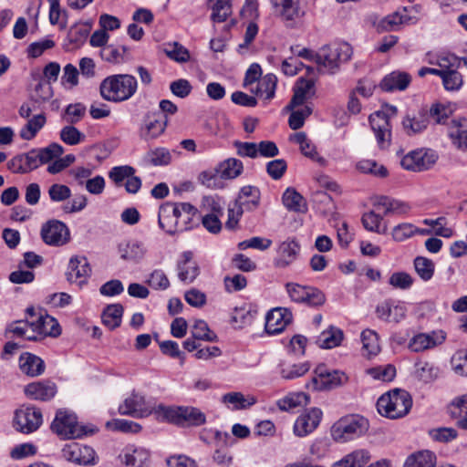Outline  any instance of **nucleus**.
Returning <instances> with one entry per match:
<instances>
[{"mask_svg":"<svg viewBox=\"0 0 467 467\" xmlns=\"http://www.w3.org/2000/svg\"><path fill=\"white\" fill-rule=\"evenodd\" d=\"M369 123L373 130L378 143L384 148L390 138V125L387 115L382 111H377L369 116Z\"/></svg>","mask_w":467,"mask_h":467,"instance_id":"obj_24","label":"nucleus"},{"mask_svg":"<svg viewBox=\"0 0 467 467\" xmlns=\"http://www.w3.org/2000/svg\"><path fill=\"white\" fill-rule=\"evenodd\" d=\"M57 385L50 380L32 382L26 386V395L36 400L47 401L55 397Z\"/></svg>","mask_w":467,"mask_h":467,"instance_id":"obj_25","label":"nucleus"},{"mask_svg":"<svg viewBox=\"0 0 467 467\" xmlns=\"http://www.w3.org/2000/svg\"><path fill=\"white\" fill-rule=\"evenodd\" d=\"M315 80L313 78L306 79L300 78L297 79L294 87V95L285 107V109H294L296 107L304 105L308 99L315 95Z\"/></svg>","mask_w":467,"mask_h":467,"instance_id":"obj_19","label":"nucleus"},{"mask_svg":"<svg viewBox=\"0 0 467 467\" xmlns=\"http://www.w3.org/2000/svg\"><path fill=\"white\" fill-rule=\"evenodd\" d=\"M300 252V244L295 239H287L281 243L277 249L275 265L285 268L295 262Z\"/></svg>","mask_w":467,"mask_h":467,"instance_id":"obj_27","label":"nucleus"},{"mask_svg":"<svg viewBox=\"0 0 467 467\" xmlns=\"http://www.w3.org/2000/svg\"><path fill=\"white\" fill-rule=\"evenodd\" d=\"M14 423L15 429L19 432H34L42 424V413L34 407L21 408L16 411Z\"/></svg>","mask_w":467,"mask_h":467,"instance_id":"obj_12","label":"nucleus"},{"mask_svg":"<svg viewBox=\"0 0 467 467\" xmlns=\"http://www.w3.org/2000/svg\"><path fill=\"white\" fill-rule=\"evenodd\" d=\"M90 26L88 24H75L70 27L67 36L71 43L81 44L83 43L88 33Z\"/></svg>","mask_w":467,"mask_h":467,"instance_id":"obj_62","label":"nucleus"},{"mask_svg":"<svg viewBox=\"0 0 467 467\" xmlns=\"http://www.w3.org/2000/svg\"><path fill=\"white\" fill-rule=\"evenodd\" d=\"M410 20L406 16H401L399 13L389 15L379 21L378 24L379 31H394L401 24H405Z\"/></svg>","mask_w":467,"mask_h":467,"instance_id":"obj_53","label":"nucleus"},{"mask_svg":"<svg viewBox=\"0 0 467 467\" xmlns=\"http://www.w3.org/2000/svg\"><path fill=\"white\" fill-rule=\"evenodd\" d=\"M118 252L122 260L138 264L144 259L148 249L140 241L129 240L119 244Z\"/></svg>","mask_w":467,"mask_h":467,"instance_id":"obj_23","label":"nucleus"},{"mask_svg":"<svg viewBox=\"0 0 467 467\" xmlns=\"http://www.w3.org/2000/svg\"><path fill=\"white\" fill-rule=\"evenodd\" d=\"M123 307L120 304L108 306L102 314V322L109 329L118 327L121 323Z\"/></svg>","mask_w":467,"mask_h":467,"instance_id":"obj_44","label":"nucleus"},{"mask_svg":"<svg viewBox=\"0 0 467 467\" xmlns=\"http://www.w3.org/2000/svg\"><path fill=\"white\" fill-rule=\"evenodd\" d=\"M375 207L379 211L382 210L383 215L404 214L410 210V206L407 203L398 200L389 199L386 196L379 198L375 203Z\"/></svg>","mask_w":467,"mask_h":467,"instance_id":"obj_35","label":"nucleus"},{"mask_svg":"<svg viewBox=\"0 0 467 467\" xmlns=\"http://www.w3.org/2000/svg\"><path fill=\"white\" fill-rule=\"evenodd\" d=\"M259 201V189L254 186L247 185L241 189L238 198L235 200L234 203L243 209L254 210L258 206Z\"/></svg>","mask_w":467,"mask_h":467,"instance_id":"obj_33","label":"nucleus"},{"mask_svg":"<svg viewBox=\"0 0 467 467\" xmlns=\"http://www.w3.org/2000/svg\"><path fill=\"white\" fill-rule=\"evenodd\" d=\"M192 337L194 339L204 340L208 342L217 341V336L210 330L207 323L203 320H197L192 329Z\"/></svg>","mask_w":467,"mask_h":467,"instance_id":"obj_49","label":"nucleus"},{"mask_svg":"<svg viewBox=\"0 0 467 467\" xmlns=\"http://www.w3.org/2000/svg\"><path fill=\"white\" fill-rule=\"evenodd\" d=\"M291 140L299 144L300 150L305 156L316 160V157L317 156L316 147L311 140H308L305 132L295 133L291 137Z\"/></svg>","mask_w":467,"mask_h":467,"instance_id":"obj_55","label":"nucleus"},{"mask_svg":"<svg viewBox=\"0 0 467 467\" xmlns=\"http://www.w3.org/2000/svg\"><path fill=\"white\" fill-rule=\"evenodd\" d=\"M106 427L112 431H121L125 433H137L140 431V424L123 419H116L106 423Z\"/></svg>","mask_w":467,"mask_h":467,"instance_id":"obj_56","label":"nucleus"},{"mask_svg":"<svg viewBox=\"0 0 467 467\" xmlns=\"http://www.w3.org/2000/svg\"><path fill=\"white\" fill-rule=\"evenodd\" d=\"M50 428L63 439H77L88 433L85 427L78 424L74 413L62 409L57 411Z\"/></svg>","mask_w":467,"mask_h":467,"instance_id":"obj_8","label":"nucleus"},{"mask_svg":"<svg viewBox=\"0 0 467 467\" xmlns=\"http://www.w3.org/2000/svg\"><path fill=\"white\" fill-rule=\"evenodd\" d=\"M415 366L417 378L425 383L431 382L438 377V368L427 361H419Z\"/></svg>","mask_w":467,"mask_h":467,"instance_id":"obj_50","label":"nucleus"},{"mask_svg":"<svg viewBox=\"0 0 467 467\" xmlns=\"http://www.w3.org/2000/svg\"><path fill=\"white\" fill-rule=\"evenodd\" d=\"M389 284L394 288L406 290L413 285V278L406 272H395L390 275Z\"/></svg>","mask_w":467,"mask_h":467,"instance_id":"obj_61","label":"nucleus"},{"mask_svg":"<svg viewBox=\"0 0 467 467\" xmlns=\"http://www.w3.org/2000/svg\"><path fill=\"white\" fill-rule=\"evenodd\" d=\"M446 338L443 331H433L431 333H420L414 336L410 343L409 348L413 352H421L441 345Z\"/></svg>","mask_w":467,"mask_h":467,"instance_id":"obj_22","label":"nucleus"},{"mask_svg":"<svg viewBox=\"0 0 467 467\" xmlns=\"http://www.w3.org/2000/svg\"><path fill=\"white\" fill-rule=\"evenodd\" d=\"M36 330L40 333L41 337L50 336L57 337L61 333L60 326L56 318L49 315L40 314L36 319Z\"/></svg>","mask_w":467,"mask_h":467,"instance_id":"obj_36","label":"nucleus"},{"mask_svg":"<svg viewBox=\"0 0 467 467\" xmlns=\"http://www.w3.org/2000/svg\"><path fill=\"white\" fill-rule=\"evenodd\" d=\"M63 151L61 145L52 143L46 148L34 149L25 154L15 156L9 161L7 166L15 173H27L58 158Z\"/></svg>","mask_w":467,"mask_h":467,"instance_id":"obj_1","label":"nucleus"},{"mask_svg":"<svg viewBox=\"0 0 467 467\" xmlns=\"http://www.w3.org/2000/svg\"><path fill=\"white\" fill-rule=\"evenodd\" d=\"M167 126V117L160 112H149L140 128V137L145 140L156 139L161 135Z\"/></svg>","mask_w":467,"mask_h":467,"instance_id":"obj_15","label":"nucleus"},{"mask_svg":"<svg viewBox=\"0 0 467 467\" xmlns=\"http://www.w3.org/2000/svg\"><path fill=\"white\" fill-rule=\"evenodd\" d=\"M316 376L312 379L311 384L314 389H331L343 385L348 380L345 373L334 370L327 371L325 366H318L316 368Z\"/></svg>","mask_w":467,"mask_h":467,"instance_id":"obj_13","label":"nucleus"},{"mask_svg":"<svg viewBox=\"0 0 467 467\" xmlns=\"http://www.w3.org/2000/svg\"><path fill=\"white\" fill-rule=\"evenodd\" d=\"M46 120L44 114L35 115L33 118L29 119L27 123L21 129L20 137L26 140L34 139L36 133L44 127Z\"/></svg>","mask_w":467,"mask_h":467,"instance_id":"obj_45","label":"nucleus"},{"mask_svg":"<svg viewBox=\"0 0 467 467\" xmlns=\"http://www.w3.org/2000/svg\"><path fill=\"white\" fill-rule=\"evenodd\" d=\"M437 160L438 155L434 150L419 149L406 154L400 163L408 171H422L431 169Z\"/></svg>","mask_w":467,"mask_h":467,"instance_id":"obj_10","label":"nucleus"},{"mask_svg":"<svg viewBox=\"0 0 467 467\" xmlns=\"http://www.w3.org/2000/svg\"><path fill=\"white\" fill-rule=\"evenodd\" d=\"M285 289L291 300L296 303H305L310 306H319L326 301L325 295L317 288L312 286L287 283Z\"/></svg>","mask_w":467,"mask_h":467,"instance_id":"obj_9","label":"nucleus"},{"mask_svg":"<svg viewBox=\"0 0 467 467\" xmlns=\"http://www.w3.org/2000/svg\"><path fill=\"white\" fill-rule=\"evenodd\" d=\"M222 402L232 405L233 410H244L254 405L256 399L253 396L245 398L241 392H229L222 397Z\"/></svg>","mask_w":467,"mask_h":467,"instance_id":"obj_41","label":"nucleus"},{"mask_svg":"<svg viewBox=\"0 0 467 467\" xmlns=\"http://www.w3.org/2000/svg\"><path fill=\"white\" fill-rule=\"evenodd\" d=\"M178 210L174 203L166 202L160 206L159 210V225L166 233L172 234L177 231H183L188 227H184Z\"/></svg>","mask_w":467,"mask_h":467,"instance_id":"obj_16","label":"nucleus"},{"mask_svg":"<svg viewBox=\"0 0 467 467\" xmlns=\"http://www.w3.org/2000/svg\"><path fill=\"white\" fill-rule=\"evenodd\" d=\"M352 54V47L345 42L324 46L317 52V71L333 75L350 59Z\"/></svg>","mask_w":467,"mask_h":467,"instance_id":"obj_3","label":"nucleus"},{"mask_svg":"<svg viewBox=\"0 0 467 467\" xmlns=\"http://www.w3.org/2000/svg\"><path fill=\"white\" fill-rule=\"evenodd\" d=\"M343 339V332L341 329L329 327L328 329L323 331L317 339V344L322 348H333L337 347Z\"/></svg>","mask_w":467,"mask_h":467,"instance_id":"obj_39","label":"nucleus"},{"mask_svg":"<svg viewBox=\"0 0 467 467\" xmlns=\"http://www.w3.org/2000/svg\"><path fill=\"white\" fill-rule=\"evenodd\" d=\"M233 0H208L212 10L211 20L213 23H223L232 15Z\"/></svg>","mask_w":467,"mask_h":467,"instance_id":"obj_34","label":"nucleus"},{"mask_svg":"<svg viewBox=\"0 0 467 467\" xmlns=\"http://www.w3.org/2000/svg\"><path fill=\"white\" fill-rule=\"evenodd\" d=\"M277 84V78L274 74H266L258 80L255 89H251L256 96L264 98L265 100H270L275 96V91Z\"/></svg>","mask_w":467,"mask_h":467,"instance_id":"obj_38","label":"nucleus"},{"mask_svg":"<svg viewBox=\"0 0 467 467\" xmlns=\"http://www.w3.org/2000/svg\"><path fill=\"white\" fill-rule=\"evenodd\" d=\"M148 285L155 290H166L170 286V281L161 269L153 270L148 280Z\"/></svg>","mask_w":467,"mask_h":467,"instance_id":"obj_59","label":"nucleus"},{"mask_svg":"<svg viewBox=\"0 0 467 467\" xmlns=\"http://www.w3.org/2000/svg\"><path fill=\"white\" fill-rule=\"evenodd\" d=\"M19 368L23 373L30 377H37L45 371L44 360L29 352L23 353L19 358Z\"/></svg>","mask_w":467,"mask_h":467,"instance_id":"obj_31","label":"nucleus"},{"mask_svg":"<svg viewBox=\"0 0 467 467\" xmlns=\"http://www.w3.org/2000/svg\"><path fill=\"white\" fill-rule=\"evenodd\" d=\"M293 315L285 307H276L268 312L265 317V331L275 335L282 332L291 323Z\"/></svg>","mask_w":467,"mask_h":467,"instance_id":"obj_18","label":"nucleus"},{"mask_svg":"<svg viewBox=\"0 0 467 467\" xmlns=\"http://www.w3.org/2000/svg\"><path fill=\"white\" fill-rule=\"evenodd\" d=\"M402 126L408 135H413L425 130L428 126V119L425 116L406 117L402 121Z\"/></svg>","mask_w":467,"mask_h":467,"instance_id":"obj_52","label":"nucleus"},{"mask_svg":"<svg viewBox=\"0 0 467 467\" xmlns=\"http://www.w3.org/2000/svg\"><path fill=\"white\" fill-rule=\"evenodd\" d=\"M165 52L169 57L178 62H186L190 58L187 48L177 42L169 43L165 48Z\"/></svg>","mask_w":467,"mask_h":467,"instance_id":"obj_60","label":"nucleus"},{"mask_svg":"<svg viewBox=\"0 0 467 467\" xmlns=\"http://www.w3.org/2000/svg\"><path fill=\"white\" fill-rule=\"evenodd\" d=\"M284 205L295 213H306V202L304 197L293 188H287L282 197Z\"/></svg>","mask_w":467,"mask_h":467,"instance_id":"obj_37","label":"nucleus"},{"mask_svg":"<svg viewBox=\"0 0 467 467\" xmlns=\"http://www.w3.org/2000/svg\"><path fill=\"white\" fill-rule=\"evenodd\" d=\"M414 268L418 275L423 281H429L434 275L435 265L433 261L429 258L417 256L414 259Z\"/></svg>","mask_w":467,"mask_h":467,"instance_id":"obj_46","label":"nucleus"},{"mask_svg":"<svg viewBox=\"0 0 467 467\" xmlns=\"http://www.w3.org/2000/svg\"><path fill=\"white\" fill-rule=\"evenodd\" d=\"M381 221L382 216L375 212H368L362 216V223L368 231L378 234H386L387 225L382 224Z\"/></svg>","mask_w":467,"mask_h":467,"instance_id":"obj_48","label":"nucleus"},{"mask_svg":"<svg viewBox=\"0 0 467 467\" xmlns=\"http://www.w3.org/2000/svg\"><path fill=\"white\" fill-rule=\"evenodd\" d=\"M119 459L126 467H146L150 460V451L143 447L130 445L124 449Z\"/></svg>","mask_w":467,"mask_h":467,"instance_id":"obj_26","label":"nucleus"},{"mask_svg":"<svg viewBox=\"0 0 467 467\" xmlns=\"http://www.w3.org/2000/svg\"><path fill=\"white\" fill-rule=\"evenodd\" d=\"M322 411L313 408L300 415L295 422L294 432L298 437H304L311 433L319 424Z\"/></svg>","mask_w":467,"mask_h":467,"instance_id":"obj_21","label":"nucleus"},{"mask_svg":"<svg viewBox=\"0 0 467 467\" xmlns=\"http://www.w3.org/2000/svg\"><path fill=\"white\" fill-rule=\"evenodd\" d=\"M310 368L308 363L294 364L282 368L281 377L285 379H294L304 376Z\"/></svg>","mask_w":467,"mask_h":467,"instance_id":"obj_63","label":"nucleus"},{"mask_svg":"<svg viewBox=\"0 0 467 467\" xmlns=\"http://www.w3.org/2000/svg\"><path fill=\"white\" fill-rule=\"evenodd\" d=\"M411 406L412 399L410 393L400 389L383 394L377 402L378 411L389 419L404 417L409 413Z\"/></svg>","mask_w":467,"mask_h":467,"instance_id":"obj_5","label":"nucleus"},{"mask_svg":"<svg viewBox=\"0 0 467 467\" xmlns=\"http://www.w3.org/2000/svg\"><path fill=\"white\" fill-rule=\"evenodd\" d=\"M274 16L288 28H295L306 16L300 0H269Z\"/></svg>","mask_w":467,"mask_h":467,"instance_id":"obj_7","label":"nucleus"},{"mask_svg":"<svg viewBox=\"0 0 467 467\" xmlns=\"http://www.w3.org/2000/svg\"><path fill=\"white\" fill-rule=\"evenodd\" d=\"M357 169L363 173H368L379 178L388 175L387 169L373 160H361L357 163Z\"/></svg>","mask_w":467,"mask_h":467,"instance_id":"obj_47","label":"nucleus"},{"mask_svg":"<svg viewBox=\"0 0 467 467\" xmlns=\"http://www.w3.org/2000/svg\"><path fill=\"white\" fill-rule=\"evenodd\" d=\"M179 279L185 283H192L200 274L198 264L192 260V252H184L177 263Z\"/></svg>","mask_w":467,"mask_h":467,"instance_id":"obj_29","label":"nucleus"},{"mask_svg":"<svg viewBox=\"0 0 467 467\" xmlns=\"http://www.w3.org/2000/svg\"><path fill=\"white\" fill-rule=\"evenodd\" d=\"M368 430V420L358 415H351L337 420L331 427V436L337 442H346L364 434Z\"/></svg>","mask_w":467,"mask_h":467,"instance_id":"obj_6","label":"nucleus"},{"mask_svg":"<svg viewBox=\"0 0 467 467\" xmlns=\"http://www.w3.org/2000/svg\"><path fill=\"white\" fill-rule=\"evenodd\" d=\"M292 111L288 123L289 127L292 130H298L300 129L304 123L305 119L311 115L313 109L312 107L308 104L305 105L302 109H290Z\"/></svg>","mask_w":467,"mask_h":467,"instance_id":"obj_54","label":"nucleus"},{"mask_svg":"<svg viewBox=\"0 0 467 467\" xmlns=\"http://www.w3.org/2000/svg\"><path fill=\"white\" fill-rule=\"evenodd\" d=\"M309 398L304 392L290 393L277 401V406L281 410L289 411L297 407L306 406Z\"/></svg>","mask_w":467,"mask_h":467,"instance_id":"obj_43","label":"nucleus"},{"mask_svg":"<svg viewBox=\"0 0 467 467\" xmlns=\"http://www.w3.org/2000/svg\"><path fill=\"white\" fill-rule=\"evenodd\" d=\"M243 162L235 158H228L216 166L219 176L223 180H233L240 176L243 172Z\"/></svg>","mask_w":467,"mask_h":467,"instance_id":"obj_32","label":"nucleus"},{"mask_svg":"<svg viewBox=\"0 0 467 467\" xmlns=\"http://www.w3.org/2000/svg\"><path fill=\"white\" fill-rule=\"evenodd\" d=\"M91 267L85 256H73L70 258L67 279L68 282H78L79 285L86 283V279L90 275Z\"/></svg>","mask_w":467,"mask_h":467,"instance_id":"obj_20","label":"nucleus"},{"mask_svg":"<svg viewBox=\"0 0 467 467\" xmlns=\"http://www.w3.org/2000/svg\"><path fill=\"white\" fill-rule=\"evenodd\" d=\"M127 50L126 47H117L113 45H107L101 48L100 57L107 62L119 64L123 61V57Z\"/></svg>","mask_w":467,"mask_h":467,"instance_id":"obj_51","label":"nucleus"},{"mask_svg":"<svg viewBox=\"0 0 467 467\" xmlns=\"http://www.w3.org/2000/svg\"><path fill=\"white\" fill-rule=\"evenodd\" d=\"M63 456L69 462L80 464L88 465L95 463V451L87 445H82L77 442L67 444L63 450Z\"/></svg>","mask_w":467,"mask_h":467,"instance_id":"obj_17","label":"nucleus"},{"mask_svg":"<svg viewBox=\"0 0 467 467\" xmlns=\"http://www.w3.org/2000/svg\"><path fill=\"white\" fill-rule=\"evenodd\" d=\"M452 145L461 151H467V119H452L448 128Z\"/></svg>","mask_w":467,"mask_h":467,"instance_id":"obj_28","label":"nucleus"},{"mask_svg":"<svg viewBox=\"0 0 467 467\" xmlns=\"http://www.w3.org/2000/svg\"><path fill=\"white\" fill-rule=\"evenodd\" d=\"M151 404L146 400L145 397L140 393L133 392L126 398L119 407V411L122 415H130L135 418H142L150 414Z\"/></svg>","mask_w":467,"mask_h":467,"instance_id":"obj_14","label":"nucleus"},{"mask_svg":"<svg viewBox=\"0 0 467 467\" xmlns=\"http://www.w3.org/2000/svg\"><path fill=\"white\" fill-rule=\"evenodd\" d=\"M215 213H221V208L213 207L212 213H208L202 218V223L204 228L213 234H217L222 229L221 221L218 214Z\"/></svg>","mask_w":467,"mask_h":467,"instance_id":"obj_64","label":"nucleus"},{"mask_svg":"<svg viewBox=\"0 0 467 467\" xmlns=\"http://www.w3.org/2000/svg\"><path fill=\"white\" fill-rule=\"evenodd\" d=\"M411 81V77L407 72L393 71L383 78L379 88L386 92L405 90Z\"/></svg>","mask_w":467,"mask_h":467,"instance_id":"obj_30","label":"nucleus"},{"mask_svg":"<svg viewBox=\"0 0 467 467\" xmlns=\"http://www.w3.org/2000/svg\"><path fill=\"white\" fill-rule=\"evenodd\" d=\"M40 234L43 242L52 246H62L70 240L67 226L58 220H49L44 223Z\"/></svg>","mask_w":467,"mask_h":467,"instance_id":"obj_11","label":"nucleus"},{"mask_svg":"<svg viewBox=\"0 0 467 467\" xmlns=\"http://www.w3.org/2000/svg\"><path fill=\"white\" fill-rule=\"evenodd\" d=\"M436 456L430 451H420L410 455L403 467H435Z\"/></svg>","mask_w":467,"mask_h":467,"instance_id":"obj_40","label":"nucleus"},{"mask_svg":"<svg viewBox=\"0 0 467 467\" xmlns=\"http://www.w3.org/2000/svg\"><path fill=\"white\" fill-rule=\"evenodd\" d=\"M363 355L367 357L376 356L380 351L378 334L374 330L365 329L361 333Z\"/></svg>","mask_w":467,"mask_h":467,"instance_id":"obj_42","label":"nucleus"},{"mask_svg":"<svg viewBox=\"0 0 467 467\" xmlns=\"http://www.w3.org/2000/svg\"><path fill=\"white\" fill-rule=\"evenodd\" d=\"M60 139L67 145H77L84 141L86 136L73 125H67L61 130Z\"/></svg>","mask_w":467,"mask_h":467,"instance_id":"obj_58","label":"nucleus"},{"mask_svg":"<svg viewBox=\"0 0 467 467\" xmlns=\"http://www.w3.org/2000/svg\"><path fill=\"white\" fill-rule=\"evenodd\" d=\"M447 90H457L462 85L461 74L455 69H442L440 76Z\"/></svg>","mask_w":467,"mask_h":467,"instance_id":"obj_57","label":"nucleus"},{"mask_svg":"<svg viewBox=\"0 0 467 467\" xmlns=\"http://www.w3.org/2000/svg\"><path fill=\"white\" fill-rule=\"evenodd\" d=\"M137 79L129 74L107 77L99 86L101 97L108 101L122 102L130 99L137 90Z\"/></svg>","mask_w":467,"mask_h":467,"instance_id":"obj_2","label":"nucleus"},{"mask_svg":"<svg viewBox=\"0 0 467 467\" xmlns=\"http://www.w3.org/2000/svg\"><path fill=\"white\" fill-rule=\"evenodd\" d=\"M157 412L167 421L180 427H199L206 423V415L192 406L159 405Z\"/></svg>","mask_w":467,"mask_h":467,"instance_id":"obj_4","label":"nucleus"}]
</instances>
